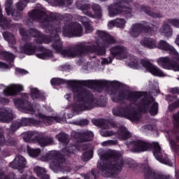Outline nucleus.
<instances>
[{"instance_id": "nucleus-57", "label": "nucleus", "mask_w": 179, "mask_h": 179, "mask_svg": "<svg viewBox=\"0 0 179 179\" xmlns=\"http://www.w3.org/2000/svg\"><path fill=\"white\" fill-rule=\"evenodd\" d=\"M171 93H173L175 94H179V88L175 87V88H171L170 90Z\"/></svg>"}, {"instance_id": "nucleus-42", "label": "nucleus", "mask_w": 179, "mask_h": 179, "mask_svg": "<svg viewBox=\"0 0 179 179\" xmlns=\"http://www.w3.org/2000/svg\"><path fill=\"white\" fill-rule=\"evenodd\" d=\"M3 55L5 58V59L8 61V62H12V61H13V59H15V55H13V54L10 53L9 52H4L3 53Z\"/></svg>"}, {"instance_id": "nucleus-34", "label": "nucleus", "mask_w": 179, "mask_h": 179, "mask_svg": "<svg viewBox=\"0 0 179 179\" xmlns=\"http://www.w3.org/2000/svg\"><path fill=\"white\" fill-rule=\"evenodd\" d=\"M77 8L78 9H80V10H83V13L85 15H87V16H90V17H94V16H93L92 15V13H90L89 10H87L88 9H90V5L85 4L83 6H81L80 3H77Z\"/></svg>"}, {"instance_id": "nucleus-51", "label": "nucleus", "mask_w": 179, "mask_h": 179, "mask_svg": "<svg viewBox=\"0 0 179 179\" xmlns=\"http://www.w3.org/2000/svg\"><path fill=\"white\" fill-rule=\"evenodd\" d=\"M171 24L175 26V27L179 28V20L173 19L171 20Z\"/></svg>"}, {"instance_id": "nucleus-60", "label": "nucleus", "mask_w": 179, "mask_h": 179, "mask_svg": "<svg viewBox=\"0 0 179 179\" xmlns=\"http://www.w3.org/2000/svg\"><path fill=\"white\" fill-rule=\"evenodd\" d=\"M3 143H5V137L0 133V146L3 145Z\"/></svg>"}, {"instance_id": "nucleus-37", "label": "nucleus", "mask_w": 179, "mask_h": 179, "mask_svg": "<svg viewBox=\"0 0 179 179\" xmlns=\"http://www.w3.org/2000/svg\"><path fill=\"white\" fill-rule=\"evenodd\" d=\"M27 152L31 157H37L38 156H40L41 150L40 148H31L28 147Z\"/></svg>"}, {"instance_id": "nucleus-24", "label": "nucleus", "mask_w": 179, "mask_h": 179, "mask_svg": "<svg viewBox=\"0 0 179 179\" xmlns=\"http://www.w3.org/2000/svg\"><path fill=\"white\" fill-rule=\"evenodd\" d=\"M20 50L21 52H24V54H27V55H33L37 48L32 43H26L23 47H21Z\"/></svg>"}, {"instance_id": "nucleus-45", "label": "nucleus", "mask_w": 179, "mask_h": 179, "mask_svg": "<svg viewBox=\"0 0 179 179\" xmlns=\"http://www.w3.org/2000/svg\"><path fill=\"white\" fill-rule=\"evenodd\" d=\"M89 120L83 119L80 121L73 122V124L75 125H80V127H86V125H89Z\"/></svg>"}, {"instance_id": "nucleus-35", "label": "nucleus", "mask_w": 179, "mask_h": 179, "mask_svg": "<svg viewBox=\"0 0 179 179\" xmlns=\"http://www.w3.org/2000/svg\"><path fill=\"white\" fill-rule=\"evenodd\" d=\"M169 142L173 152H178L179 147L178 137H171L169 138Z\"/></svg>"}, {"instance_id": "nucleus-52", "label": "nucleus", "mask_w": 179, "mask_h": 179, "mask_svg": "<svg viewBox=\"0 0 179 179\" xmlns=\"http://www.w3.org/2000/svg\"><path fill=\"white\" fill-rule=\"evenodd\" d=\"M16 73H20L21 75H26L27 73V71L26 70H23L19 68L15 69Z\"/></svg>"}, {"instance_id": "nucleus-64", "label": "nucleus", "mask_w": 179, "mask_h": 179, "mask_svg": "<svg viewBox=\"0 0 179 179\" xmlns=\"http://www.w3.org/2000/svg\"><path fill=\"white\" fill-rule=\"evenodd\" d=\"M0 179H8V176L3 174V173H0Z\"/></svg>"}, {"instance_id": "nucleus-63", "label": "nucleus", "mask_w": 179, "mask_h": 179, "mask_svg": "<svg viewBox=\"0 0 179 179\" xmlns=\"http://www.w3.org/2000/svg\"><path fill=\"white\" fill-rule=\"evenodd\" d=\"M92 176H94V178H97V176H99V173L97 172L96 170H92Z\"/></svg>"}, {"instance_id": "nucleus-28", "label": "nucleus", "mask_w": 179, "mask_h": 179, "mask_svg": "<svg viewBox=\"0 0 179 179\" xmlns=\"http://www.w3.org/2000/svg\"><path fill=\"white\" fill-rule=\"evenodd\" d=\"M141 45L147 47V48H156L157 47V43H156V40L153 38H145L141 41Z\"/></svg>"}, {"instance_id": "nucleus-29", "label": "nucleus", "mask_w": 179, "mask_h": 179, "mask_svg": "<svg viewBox=\"0 0 179 179\" xmlns=\"http://www.w3.org/2000/svg\"><path fill=\"white\" fill-rule=\"evenodd\" d=\"M117 134L119 139H122V141L129 139L131 137V133H129L124 127H120Z\"/></svg>"}, {"instance_id": "nucleus-6", "label": "nucleus", "mask_w": 179, "mask_h": 179, "mask_svg": "<svg viewBox=\"0 0 179 179\" xmlns=\"http://www.w3.org/2000/svg\"><path fill=\"white\" fill-rule=\"evenodd\" d=\"M96 34L99 37V43H85V45H91V48H94V51L87 52L85 54H92V52H97L99 55H104L106 54V48L110 45V44H114L115 39L110 34H107L104 31H97Z\"/></svg>"}, {"instance_id": "nucleus-46", "label": "nucleus", "mask_w": 179, "mask_h": 179, "mask_svg": "<svg viewBox=\"0 0 179 179\" xmlns=\"http://www.w3.org/2000/svg\"><path fill=\"white\" fill-rule=\"evenodd\" d=\"M117 141H113V140H108L106 141H103L101 145L103 146H113L114 145H117Z\"/></svg>"}, {"instance_id": "nucleus-50", "label": "nucleus", "mask_w": 179, "mask_h": 179, "mask_svg": "<svg viewBox=\"0 0 179 179\" xmlns=\"http://www.w3.org/2000/svg\"><path fill=\"white\" fill-rule=\"evenodd\" d=\"M71 69V66L69 65H63L59 66V70L62 71V72L69 71Z\"/></svg>"}, {"instance_id": "nucleus-61", "label": "nucleus", "mask_w": 179, "mask_h": 179, "mask_svg": "<svg viewBox=\"0 0 179 179\" xmlns=\"http://www.w3.org/2000/svg\"><path fill=\"white\" fill-rule=\"evenodd\" d=\"M64 98L66 99V100H67L68 101H71V100H72V94H67L64 96Z\"/></svg>"}, {"instance_id": "nucleus-2", "label": "nucleus", "mask_w": 179, "mask_h": 179, "mask_svg": "<svg viewBox=\"0 0 179 179\" xmlns=\"http://www.w3.org/2000/svg\"><path fill=\"white\" fill-rule=\"evenodd\" d=\"M27 99H29V95L24 94L21 99L14 100V104L19 108H23L24 113L27 114L38 113L36 117L39 118V120L27 117L23 118L12 124L10 127L11 131H16V129H19L20 127H25L26 125H38L41 122L50 125V124H52L54 121H56V122H62V121H64V119L59 117H48L43 115V113H40V105H36L34 109L31 107Z\"/></svg>"}, {"instance_id": "nucleus-3", "label": "nucleus", "mask_w": 179, "mask_h": 179, "mask_svg": "<svg viewBox=\"0 0 179 179\" xmlns=\"http://www.w3.org/2000/svg\"><path fill=\"white\" fill-rule=\"evenodd\" d=\"M112 100L114 103H124L125 100L129 101L132 104L138 106L141 111H148L150 110L151 115H156L158 111L157 103L155 102L153 98L145 96V93L139 92H122L112 94Z\"/></svg>"}, {"instance_id": "nucleus-20", "label": "nucleus", "mask_w": 179, "mask_h": 179, "mask_svg": "<svg viewBox=\"0 0 179 179\" xmlns=\"http://www.w3.org/2000/svg\"><path fill=\"white\" fill-rule=\"evenodd\" d=\"M13 120V113L9 108H0V121L1 122H9Z\"/></svg>"}, {"instance_id": "nucleus-13", "label": "nucleus", "mask_w": 179, "mask_h": 179, "mask_svg": "<svg viewBox=\"0 0 179 179\" xmlns=\"http://www.w3.org/2000/svg\"><path fill=\"white\" fill-rule=\"evenodd\" d=\"M83 33L82 25L78 22L71 24L68 28L64 29V34L68 37H80Z\"/></svg>"}, {"instance_id": "nucleus-62", "label": "nucleus", "mask_w": 179, "mask_h": 179, "mask_svg": "<svg viewBox=\"0 0 179 179\" xmlns=\"http://www.w3.org/2000/svg\"><path fill=\"white\" fill-rule=\"evenodd\" d=\"M59 5H66L68 3V1H63V0H57Z\"/></svg>"}, {"instance_id": "nucleus-40", "label": "nucleus", "mask_w": 179, "mask_h": 179, "mask_svg": "<svg viewBox=\"0 0 179 179\" xmlns=\"http://www.w3.org/2000/svg\"><path fill=\"white\" fill-rule=\"evenodd\" d=\"M92 10L95 12V17L96 19H101V8L98 4H93Z\"/></svg>"}, {"instance_id": "nucleus-15", "label": "nucleus", "mask_w": 179, "mask_h": 179, "mask_svg": "<svg viewBox=\"0 0 179 179\" xmlns=\"http://www.w3.org/2000/svg\"><path fill=\"white\" fill-rule=\"evenodd\" d=\"M152 148L154 156L157 159V160H158L159 162H160V163H162L163 164L173 166V164L171 163V162H170V160H169V158L163 157V155H162V148L160 147V145H159V143H152Z\"/></svg>"}, {"instance_id": "nucleus-47", "label": "nucleus", "mask_w": 179, "mask_h": 179, "mask_svg": "<svg viewBox=\"0 0 179 179\" xmlns=\"http://www.w3.org/2000/svg\"><path fill=\"white\" fill-rule=\"evenodd\" d=\"M101 136L107 137V136H113V135H115L113 131H106V130H101Z\"/></svg>"}, {"instance_id": "nucleus-10", "label": "nucleus", "mask_w": 179, "mask_h": 179, "mask_svg": "<svg viewBox=\"0 0 179 179\" xmlns=\"http://www.w3.org/2000/svg\"><path fill=\"white\" fill-rule=\"evenodd\" d=\"M122 5L120 3H115L108 7L109 16L114 17L117 15H120L122 12H124L127 15H132V8L129 6L131 0H120Z\"/></svg>"}, {"instance_id": "nucleus-58", "label": "nucleus", "mask_w": 179, "mask_h": 179, "mask_svg": "<svg viewBox=\"0 0 179 179\" xmlns=\"http://www.w3.org/2000/svg\"><path fill=\"white\" fill-rule=\"evenodd\" d=\"M0 103H1V104H8L9 99L0 97Z\"/></svg>"}, {"instance_id": "nucleus-1", "label": "nucleus", "mask_w": 179, "mask_h": 179, "mask_svg": "<svg viewBox=\"0 0 179 179\" xmlns=\"http://www.w3.org/2000/svg\"><path fill=\"white\" fill-rule=\"evenodd\" d=\"M52 85H64L66 83L67 87L73 89L74 93V101L77 110L85 111V110H92L100 106V102L93 95L85 89V86L90 89L99 87L107 83L106 80H65L61 78H53L50 81Z\"/></svg>"}, {"instance_id": "nucleus-23", "label": "nucleus", "mask_w": 179, "mask_h": 179, "mask_svg": "<svg viewBox=\"0 0 179 179\" xmlns=\"http://www.w3.org/2000/svg\"><path fill=\"white\" fill-rule=\"evenodd\" d=\"M29 33L31 36H33L34 37H37V40L38 41V43H45L46 44H49V43H51V39L44 36L43 35H41L40 34V31H37V29H31L29 30Z\"/></svg>"}, {"instance_id": "nucleus-53", "label": "nucleus", "mask_w": 179, "mask_h": 179, "mask_svg": "<svg viewBox=\"0 0 179 179\" xmlns=\"http://www.w3.org/2000/svg\"><path fill=\"white\" fill-rule=\"evenodd\" d=\"M166 100L168 101H175V103H176V101H177V100H178V99H177V98H176V97L172 96L171 95H167Z\"/></svg>"}, {"instance_id": "nucleus-17", "label": "nucleus", "mask_w": 179, "mask_h": 179, "mask_svg": "<svg viewBox=\"0 0 179 179\" xmlns=\"http://www.w3.org/2000/svg\"><path fill=\"white\" fill-rule=\"evenodd\" d=\"M20 92H23V85L15 83L6 86L3 90L5 96H16Z\"/></svg>"}, {"instance_id": "nucleus-8", "label": "nucleus", "mask_w": 179, "mask_h": 179, "mask_svg": "<svg viewBox=\"0 0 179 179\" xmlns=\"http://www.w3.org/2000/svg\"><path fill=\"white\" fill-rule=\"evenodd\" d=\"M27 2H34V0H20L15 4L17 10H14L12 12L10 11V9H12L13 1L12 0H6L5 6L7 15H12L14 20H20V17H22V10L26 8Z\"/></svg>"}, {"instance_id": "nucleus-32", "label": "nucleus", "mask_w": 179, "mask_h": 179, "mask_svg": "<svg viewBox=\"0 0 179 179\" xmlns=\"http://www.w3.org/2000/svg\"><path fill=\"white\" fill-rule=\"evenodd\" d=\"M34 171L37 174L38 177H41L42 179H50V176L45 174V169L40 166H36Z\"/></svg>"}, {"instance_id": "nucleus-25", "label": "nucleus", "mask_w": 179, "mask_h": 179, "mask_svg": "<svg viewBox=\"0 0 179 179\" xmlns=\"http://www.w3.org/2000/svg\"><path fill=\"white\" fill-rule=\"evenodd\" d=\"M96 125H99L102 129H110V128H115V124L106 120H95Z\"/></svg>"}, {"instance_id": "nucleus-12", "label": "nucleus", "mask_w": 179, "mask_h": 179, "mask_svg": "<svg viewBox=\"0 0 179 179\" xmlns=\"http://www.w3.org/2000/svg\"><path fill=\"white\" fill-rule=\"evenodd\" d=\"M41 160L43 162H48V160H53L50 163V168L55 173H58L59 170H61V164H62V162L64 159L58 157V156L54 152H49L45 157H42Z\"/></svg>"}, {"instance_id": "nucleus-7", "label": "nucleus", "mask_w": 179, "mask_h": 179, "mask_svg": "<svg viewBox=\"0 0 179 179\" xmlns=\"http://www.w3.org/2000/svg\"><path fill=\"white\" fill-rule=\"evenodd\" d=\"M29 17L31 19H37V20H41L42 23L46 27H48L50 24H55L62 19L61 15L58 13H52L50 15V20H48V17L45 15L44 10H34L29 13Z\"/></svg>"}, {"instance_id": "nucleus-43", "label": "nucleus", "mask_w": 179, "mask_h": 179, "mask_svg": "<svg viewBox=\"0 0 179 179\" xmlns=\"http://www.w3.org/2000/svg\"><path fill=\"white\" fill-rule=\"evenodd\" d=\"M92 157V150H88L83 153L81 158L84 160V162H87V160H90Z\"/></svg>"}, {"instance_id": "nucleus-38", "label": "nucleus", "mask_w": 179, "mask_h": 179, "mask_svg": "<svg viewBox=\"0 0 179 179\" xmlns=\"http://www.w3.org/2000/svg\"><path fill=\"white\" fill-rule=\"evenodd\" d=\"M81 138L84 141H92L93 139V132L89 131H84L81 133Z\"/></svg>"}, {"instance_id": "nucleus-19", "label": "nucleus", "mask_w": 179, "mask_h": 179, "mask_svg": "<svg viewBox=\"0 0 179 179\" xmlns=\"http://www.w3.org/2000/svg\"><path fill=\"white\" fill-rule=\"evenodd\" d=\"M110 53L113 57H115L117 59H125L128 58V51L123 46L117 45L110 49Z\"/></svg>"}, {"instance_id": "nucleus-31", "label": "nucleus", "mask_w": 179, "mask_h": 179, "mask_svg": "<svg viewBox=\"0 0 179 179\" xmlns=\"http://www.w3.org/2000/svg\"><path fill=\"white\" fill-rule=\"evenodd\" d=\"M31 97L33 100L36 99H44V93L41 92L38 89L32 87L31 88Z\"/></svg>"}, {"instance_id": "nucleus-49", "label": "nucleus", "mask_w": 179, "mask_h": 179, "mask_svg": "<svg viewBox=\"0 0 179 179\" xmlns=\"http://www.w3.org/2000/svg\"><path fill=\"white\" fill-rule=\"evenodd\" d=\"M179 106V99L176 100L175 103L169 105V110L171 111H173L174 108H177V107Z\"/></svg>"}, {"instance_id": "nucleus-18", "label": "nucleus", "mask_w": 179, "mask_h": 179, "mask_svg": "<svg viewBox=\"0 0 179 179\" xmlns=\"http://www.w3.org/2000/svg\"><path fill=\"white\" fill-rule=\"evenodd\" d=\"M157 48L162 50L163 51H169L170 55L175 58V59H179V55L177 50H175L174 47L170 45L166 41H160L158 43Z\"/></svg>"}, {"instance_id": "nucleus-33", "label": "nucleus", "mask_w": 179, "mask_h": 179, "mask_svg": "<svg viewBox=\"0 0 179 179\" xmlns=\"http://www.w3.org/2000/svg\"><path fill=\"white\" fill-rule=\"evenodd\" d=\"M3 36L10 45H15V44H16V40L15 39L13 34L9 32H3Z\"/></svg>"}, {"instance_id": "nucleus-48", "label": "nucleus", "mask_w": 179, "mask_h": 179, "mask_svg": "<svg viewBox=\"0 0 179 179\" xmlns=\"http://www.w3.org/2000/svg\"><path fill=\"white\" fill-rule=\"evenodd\" d=\"M130 65L135 68V69H139L141 68V66L139 65V63H138V60L134 58V59L130 63Z\"/></svg>"}, {"instance_id": "nucleus-30", "label": "nucleus", "mask_w": 179, "mask_h": 179, "mask_svg": "<svg viewBox=\"0 0 179 179\" xmlns=\"http://www.w3.org/2000/svg\"><path fill=\"white\" fill-rule=\"evenodd\" d=\"M80 20L85 27V33H92L93 27H92L91 22L86 17H80Z\"/></svg>"}, {"instance_id": "nucleus-9", "label": "nucleus", "mask_w": 179, "mask_h": 179, "mask_svg": "<svg viewBox=\"0 0 179 179\" xmlns=\"http://www.w3.org/2000/svg\"><path fill=\"white\" fill-rule=\"evenodd\" d=\"M113 115H116V117H124L133 122L139 121V119L141 118V115L136 113L134 110V108L131 106L115 107L113 110Z\"/></svg>"}, {"instance_id": "nucleus-5", "label": "nucleus", "mask_w": 179, "mask_h": 179, "mask_svg": "<svg viewBox=\"0 0 179 179\" xmlns=\"http://www.w3.org/2000/svg\"><path fill=\"white\" fill-rule=\"evenodd\" d=\"M52 47L57 52H60L64 57L68 58H76V57H83L87 52H93L94 48H92L90 45H85L80 43L74 45L73 47L62 50V41L59 39L58 34L52 36Z\"/></svg>"}, {"instance_id": "nucleus-59", "label": "nucleus", "mask_w": 179, "mask_h": 179, "mask_svg": "<svg viewBox=\"0 0 179 179\" xmlns=\"http://www.w3.org/2000/svg\"><path fill=\"white\" fill-rule=\"evenodd\" d=\"M102 62L104 64H111L113 62V58L108 57V59H105Z\"/></svg>"}, {"instance_id": "nucleus-56", "label": "nucleus", "mask_w": 179, "mask_h": 179, "mask_svg": "<svg viewBox=\"0 0 179 179\" xmlns=\"http://www.w3.org/2000/svg\"><path fill=\"white\" fill-rule=\"evenodd\" d=\"M63 152H66L65 155H69V153H73V151H72L71 148H66L65 149H63Z\"/></svg>"}, {"instance_id": "nucleus-39", "label": "nucleus", "mask_w": 179, "mask_h": 179, "mask_svg": "<svg viewBox=\"0 0 179 179\" xmlns=\"http://www.w3.org/2000/svg\"><path fill=\"white\" fill-rule=\"evenodd\" d=\"M10 22V20H8L3 18V16L2 15V10L0 9V26L3 27L4 29H6V27H9Z\"/></svg>"}, {"instance_id": "nucleus-21", "label": "nucleus", "mask_w": 179, "mask_h": 179, "mask_svg": "<svg viewBox=\"0 0 179 179\" xmlns=\"http://www.w3.org/2000/svg\"><path fill=\"white\" fill-rule=\"evenodd\" d=\"M131 145L134 146V152H145L152 148V145L141 141H136L131 143Z\"/></svg>"}, {"instance_id": "nucleus-14", "label": "nucleus", "mask_w": 179, "mask_h": 179, "mask_svg": "<svg viewBox=\"0 0 179 179\" xmlns=\"http://www.w3.org/2000/svg\"><path fill=\"white\" fill-rule=\"evenodd\" d=\"M146 29L153 30V29H156V26L152 24H148L146 26L142 24H134L130 29L129 34L131 37H138L143 30L146 31Z\"/></svg>"}, {"instance_id": "nucleus-44", "label": "nucleus", "mask_w": 179, "mask_h": 179, "mask_svg": "<svg viewBox=\"0 0 179 179\" xmlns=\"http://www.w3.org/2000/svg\"><path fill=\"white\" fill-rule=\"evenodd\" d=\"M173 124L176 128L179 127V112L174 113L172 116Z\"/></svg>"}, {"instance_id": "nucleus-26", "label": "nucleus", "mask_w": 179, "mask_h": 179, "mask_svg": "<svg viewBox=\"0 0 179 179\" xmlns=\"http://www.w3.org/2000/svg\"><path fill=\"white\" fill-rule=\"evenodd\" d=\"M38 50L41 51L40 53L36 54V57L41 59H48V58H52V52L44 49L43 47H39Z\"/></svg>"}, {"instance_id": "nucleus-11", "label": "nucleus", "mask_w": 179, "mask_h": 179, "mask_svg": "<svg viewBox=\"0 0 179 179\" xmlns=\"http://www.w3.org/2000/svg\"><path fill=\"white\" fill-rule=\"evenodd\" d=\"M24 141L30 142V141H37L38 143L42 148L52 145L54 140L51 137H38L36 131H27L24 134Z\"/></svg>"}, {"instance_id": "nucleus-55", "label": "nucleus", "mask_w": 179, "mask_h": 179, "mask_svg": "<svg viewBox=\"0 0 179 179\" xmlns=\"http://www.w3.org/2000/svg\"><path fill=\"white\" fill-rule=\"evenodd\" d=\"M115 20H111L108 23V27L109 29H113V27H115Z\"/></svg>"}, {"instance_id": "nucleus-41", "label": "nucleus", "mask_w": 179, "mask_h": 179, "mask_svg": "<svg viewBox=\"0 0 179 179\" xmlns=\"http://www.w3.org/2000/svg\"><path fill=\"white\" fill-rule=\"evenodd\" d=\"M127 24V20L124 18H117L115 20V27H119V29H124Z\"/></svg>"}, {"instance_id": "nucleus-36", "label": "nucleus", "mask_w": 179, "mask_h": 179, "mask_svg": "<svg viewBox=\"0 0 179 179\" xmlns=\"http://www.w3.org/2000/svg\"><path fill=\"white\" fill-rule=\"evenodd\" d=\"M56 138L58 139L59 142L63 143V145H66L69 142V138L68 135L65 133H60L56 136Z\"/></svg>"}, {"instance_id": "nucleus-16", "label": "nucleus", "mask_w": 179, "mask_h": 179, "mask_svg": "<svg viewBox=\"0 0 179 179\" xmlns=\"http://www.w3.org/2000/svg\"><path fill=\"white\" fill-rule=\"evenodd\" d=\"M141 64L148 72L154 75L155 76L163 77L166 76L164 73L157 66L152 64L148 59H143L141 60Z\"/></svg>"}, {"instance_id": "nucleus-22", "label": "nucleus", "mask_w": 179, "mask_h": 179, "mask_svg": "<svg viewBox=\"0 0 179 179\" xmlns=\"http://www.w3.org/2000/svg\"><path fill=\"white\" fill-rule=\"evenodd\" d=\"M26 159L23 156L17 155L15 157V160L11 163L10 166L13 169H17L22 170L26 167Z\"/></svg>"}, {"instance_id": "nucleus-54", "label": "nucleus", "mask_w": 179, "mask_h": 179, "mask_svg": "<svg viewBox=\"0 0 179 179\" xmlns=\"http://www.w3.org/2000/svg\"><path fill=\"white\" fill-rule=\"evenodd\" d=\"M0 68L2 69H8V68H12V66H8L6 64L0 62Z\"/></svg>"}, {"instance_id": "nucleus-4", "label": "nucleus", "mask_w": 179, "mask_h": 179, "mask_svg": "<svg viewBox=\"0 0 179 179\" xmlns=\"http://www.w3.org/2000/svg\"><path fill=\"white\" fill-rule=\"evenodd\" d=\"M100 160L98 161L97 168L103 172L105 177H112L113 171H121L124 166L122 154L118 151H106L103 149L98 150Z\"/></svg>"}, {"instance_id": "nucleus-27", "label": "nucleus", "mask_w": 179, "mask_h": 179, "mask_svg": "<svg viewBox=\"0 0 179 179\" xmlns=\"http://www.w3.org/2000/svg\"><path fill=\"white\" fill-rule=\"evenodd\" d=\"M159 33L165 36V37H170L173 35V29L167 23H164L159 29Z\"/></svg>"}]
</instances>
